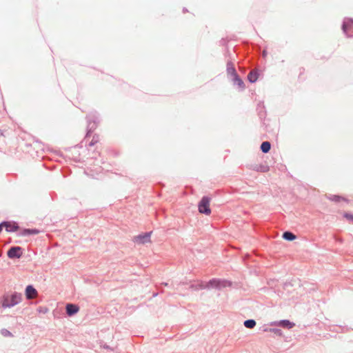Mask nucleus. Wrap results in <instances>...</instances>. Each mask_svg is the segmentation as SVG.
<instances>
[{
	"label": "nucleus",
	"instance_id": "nucleus-1",
	"mask_svg": "<svg viewBox=\"0 0 353 353\" xmlns=\"http://www.w3.org/2000/svg\"><path fill=\"white\" fill-rule=\"evenodd\" d=\"M232 282L231 281L225 279L212 278L206 283L201 281L197 284H192L190 288L195 291L204 289H215L220 290L224 288L232 287Z\"/></svg>",
	"mask_w": 353,
	"mask_h": 353
},
{
	"label": "nucleus",
	"instance_id": "nucleus-2",
	"mask_svg": "<svg viewBox=\"0 0 353 353\" xmlns=\"http://www.w3.org/2000/svg\"><path fill=\"white\" fill-rule=\"evenodd\" d=\"M87 129L85 137H90L100 123L99 114L97 111L90 112L86 116Z\"/></svg>",
	"mask_w": 353,
	"mask_h": 353
},
{
	"label": "nucleus",
	"instance_id": "nucleus-3",
	"mask_svg": "<svg viewBox=\"0 0 353 353\" xmlns=\"http://www.w3.org/2000/svg\"><path fill=\"white\" fill-rule=\"evenodd\" d=\"M21 301L22 294L14 292L11 294L3 297L1 305L3 308H10L21 303Z\"/></svg>",
	"mask_w": 353,
	"mask_h": 353
},
{
	"label": "nucleus",
	"instance_id": "nucleus-4",
	"mask_svg": "<svg viewBox=\"0 0 353 353\" xmlns=\"http://www.w3.org/2000/svg\"><path fill=\"white\" fill-rule=\"evenodd\" d=\"M211 198L209 196H203L198 203V210L201 214L210 215L211 209L210 207Z\"/></svg>",
	"mask_w": 353,
	"mask_h": 353
},
{
	"label": "nucleus",
	"instance_id": "nucleus-5",
	"mask_svg": "<svg viewBox=\"0 0 353 353\" xmlns=\"http://www.w3.org/2000/svg\"><path fill=\"white\" fill-rule=\"evenodd\" d=\"M341 29L344 34L348 38L353 37V19L345 17L344 18Z\"/></svg>",
	"mask_w": 353,
	"mask_h": 353
},
{
	"label": "nucleus",
	"instance_id": "nucleus-6",
	"mask_svg": "<svg viewBox=\"0 0 353 353\" xmlns=\"http://www.w3.org/2000/svg\"><path fill=\"white\" fill-rule=\"evenodd\" d=\"M23 248L20 246H12L7 251V256L10 259H18L23 256Z\"/></svg>",
	"mask_w": 353,
	"mask_h": 353
},
{
	"label": "nucleus",
	"instance_id": "nucleus-7",
	"mask_svg": "<svg viewBox=\"0 0 353 353\" xmlns=\"http://www.w3.org/2000/svg\"><path fill=\"white\" fill-rule=\"evenodd\" d=\"M152 232H143L134 237V243L137 244H145L150 242Z\"/></svg>",
	"mask_w": 353,
	"mask_h": 353
},
{
	"label": "nucleus",
	"instance_id": "nucleus-8",
	"mask_svg": "<svg viewBox=\"0 0 353 353\" xmlns=\"http://www.w3.org/2000/svg\"><path fill=\"white\" fill-rule=\"evenodd\" d=\"M270 325L271 326H279L283 328L291 329L294 327L295 323L288 319H283L280 321H272Z\"/></svg>",
	"mask_w": 353,
	"mask_h": 353
},
{
	"label": "nucleus",
	"instance_id": "nucleus-9",
	"mask_svg": "<svg viewBox=\"0 0 353 353\" xmlns=\"http://www.w3.org/2000/svg\"><path fill=\"white\" fill-rule=\"evenodd\" d=\"M79 311V307L77 304L69 303L65 305L66 314L70 317L77 314Z\"/></svg>",
	"mask_w": 353,
	"mask_h": 353
},
{
	"label": "nucleus",
	"instance_id": "nucleus-10",
	"mask_svg": "<svg viewBox=\"0 0 353 353\" xmlns=\"http://www.w3.org/2000/svg\"><path fill=\"white\" fill-rule=\"evenodd\" d=\"M231 81L234 85H236L240 90H243L245 88V85L243 79L240 77L239 74H236L231 77Z\"/></svg>",
	"mask_w": 353,
	"mask_h": 353
},
{
	"label": "nucleus",
	"instance_id": "nucleus-11",
	"mask_svg": "<svg viewBox=\"0 0 353 353\" xmlns=\"http://www.w3.org/2000/svg\"><path fill=\"white\" fill-rule=\"evenodd\" d=\"M226 72L227 75L230 77H233L234 75L238 74L237 71L234 67V64L230 59L227 60L226 63Z\"/></svg>",
	"mask_w": 353,
	"mask_h": 353
},
{
	"label": "nucleus",
	"instance_id": "nucleus-12",
	"mask_svg": "<svg viewBox=\"0 0 353 353\" xmlns=\"http://www.w3.org/2000/svg\"><path fill=\"white\" fill-rule=\"evenodd\" d=\"M41 231L37 228H23L21 230L19 236H27L31 235L38 234Z\"/></svg>",
	"mask_w": 353,
	"mask_h": 353
},
{
	"label": "nucleus",
	"instance_id": "nucleus-13",
	"mask_svg": "<svg viewBox=\"0 0 353 353\" xmlns=\"http://www.w3.org/2000/svg\"><path fill=\"white\" fill-rule=\"evenodd\" d=\"M37 291L32 285H28L25 289V296L27 299H32Z\"/></svg>",
	"mask_w": 353,
	"mask_h": 353
},
{
	"label": "nucleus",
	"instance_id": "nucleus-14",
	"mask_svg": "<svg viewBox=\"0 0 353 353\" xmlns=\"http://www.w3.org/2000/svg\"><path fill=\"white\" fill-rule=\"evenodd\" d=\"M256 111L261 120H263L266 117L265 107L263 101H259L257 104Z\"/></svg>",
	"mask_w": 353,
	"mask_h": 353
},
{
	"label": "nucleus",
	"instance_id": "nucleus-15",
	"mask_svg": "<svg viewBox=\"0 0 353 353\" xmlns=\"http://www.w3.org/2000/svg\"><path fill=\"white\" fill-rule=\"evenodd\" d=\"M5 230L7 232H15L19 230V226L15 221H8L5 225Z\"/></svg>",
	"mask_w": 353,
	"mask_h": 353
},
{
	"label": "nucleus",
	"instance_id": "nucleus-16",
	"mask_svg": "<svg viewBox=\"0 0 353 353\" xmlns=\"http://www.w3.org/2000/svg\"><path fill=\"white\" fill-rule=\"evenodd\" d=\"M250 168L254 171L262 173L268 172L270 170V166L265 164L252 165Z\"/></svg>",
	"mask_w": 353,
	"mask_h": 353
},
{
	"label": "nucleus",
	"instance_id": "nucleus-17",
	"mask_svg": "<svg viewBox=\"0 0 353 353\" xmlns=\"http://www.w3.org/2000/svg\"><path fill=\"white\" fill-rule=\"evenodd\" d=\"M259 74L260 72L259 70H252L248 74V80L250 83H254L258 80Z\"/></svg>",
	"mask_w": 353,
	"mask_h": 353
},
{
	"label": "nucleus",
	"instance_id": "nucleus-18",
	"mask_svg": "<svg viewBox=\"0 0 353 353\" xmlns=\"http://www.w3.org/2000/svg\"><path fill=\"white\" fill-rule=\"evenodd\" d=\"M282 238L285 241H292L296 239L297 236L292 232H291L290 230H286L283 232Z\"/></svg>",
	"mask_w": 353,
	"mask_h": 353
},
{
	"label": "nucleus",
	"instance_id": "nucleus-19",
	"mask_svg": "<svg viewBox=\"0 0 353 353\" xmlns=\"http://www.w3.org/2000/svg\"><path fill=\"white\" fill-rule=\"evenodd\" d=\"M262 331L263 332H270L274 333L277 336H283V331L279 328H270L268 327L263 326Z\"/></svg>",
	"mask_w": 353,
	"mask_h": 353
},
{
	"label": "nucleus",
	"instance_id": "nucleus-20",
	"mask_svg": "<svg viewBox=\"0 0 353 353\" xmlns=\"http://www.w3.org/2000/svg\"><path fill=\"white\" fill-rule=\"evenodd\" d=\"M271 149V143L270 142L265 141L261 143L260 146V150L263 153H268L270 152Z\"/></svg>",
	"mask_w": 353,
	"mask_h": 353
},
{
	"label": "nucleus",
	"instance_id": "nucleus-21",
	"mask_svg": "<svg viewBox=\"0 0 353 353\" xmlns=\"http://www.w3.org/2000/svg\"><path fill=\"white\" fill-rule=\"evenodd\" d=\"M256 321L254 319H247V320L244 321V322H243V325L246 328H249V329L254 328L256 326Z\"/></svg>",
	"mask_w": 353,
	"mask_h": 353
},
{
	"label": "nucleus",
	"instance_id": "nucleus-22",
	"mask_svg": "<svg viewBox=\"0 0 353 353\" xmlns=\"http://www.w3.org/2000/svg\"><path fill=\"white\" fill-rule=\"evenodd\" d=\"M327 197L329 200L334 201L336 203L340 202L341 200H344V199L342 196L337 194H330Z\"/></svg>",
	"mask_w": 353,
	"mask_h": 353
},
{
	"label": "nucleus",
	"instance_id": "nucleus-23",
	"mask_svg": "<svg viewBox=\"0 0 353 353\" xmlns=\"http://www.w3.org/2000/svg\"><path fill=\"white\" fill-rule=\"evenodd\" d=\"M99 140V135L98 134H94L92 137V141L89 143V146H93L94 144H96Z\"/></svg>",
	"mask_w": 353,
	"mask_h": 353
},
{
	"label": "nucleus",
	"instance_id": "nucleus-24",
	"mask_svg": "<svg viewBox=\"0 0 353 353\" xmlns=\"http://www.w3.org/2000/svg\"><path fill=\"white\" fill-rule=\"evenodd\" d=\"M343 216L350 223H353V214L350 212H345Z\"/></svg>",
	"mask_w": 353,
	"mask_h": 353
},
{
	"label": "nucleus",
	"instance_id": "nucleus-25",
	"mask_svg": "<svg viewBox=\"0 0 353 353\" xmlns=\"http://www.w3.org/2000/svg\"><path fill=\"white\" fill-rule=\"evenodd\" d=\"M37 311L39 313L46 314L48 312V309L46 307L39 306Z\"/></svg>",
	"mask_w": 353,
	"mask_h": 353
},
{
	"label": "nucleus",
	"instance_id": "nucleus-26",
	"mask_svg": "<svg viewBox=\"0 0 353 353\" xmlns=\"http://www.w3.org/2000/svg\"><path fill=\"white\" fill-rule=\"evenodd\" d=\"M1 332L2 335L4 336H12V333L9 330H8L6 329H2L1 330Z\"/></svg>",
	"mask_w": 353,
	"mask_h": 353
},
{
	"label": "nucleus",
	"instance_id": "nucleus-27",
	"mask_svg": "<svg viewBox=\"0 0 353 353\" xmlns=\"http://www.w3.org/2000/svg\"><path fill=\"white\" fill-rule=\"evenodd\" d=\"M228 41L226 39L223 38L219 41V45L222 46H225L226 48H228Z\"/></svg>",
	"mask_w": 353,
	"mask_h": 353
},
{
	"label": "nucleus",
	"instance_id": "nucleus-28",
	"mask_svg": "<svg viewBox=\"0 0 353 353\" xmlns=\"http://www.w3.org/2000/svg\"><path fill=\"white\" fill-rule=\"evenodd\" d=\"M224 56H225V57H228V58H229V59H230V60H231V53H230V52L229 51L228 48H225V50H224Z\"/></svg>",
	"mask_w": 353,
	"mask_h": 353
},
{
	"label": "nucleus",
	"instance_id": "nucleus-29",
	"mask_svg": "<svg viewBox=\"0 0 353 353\" xmlns=\"http://www.w3.org/2000/svg\"><path fill=\"white\" fill-rule=\"evenodd\" d=\"M267 54H268V52H267V50L266 49H264L262 52V57L263 58H265L267 57Z\"/></svg>",
	"mask_w": 353,
	"mask_h": 353
},
{
	"label": "nucleus",
	"instance_id": "nucleus-30",
	"mask_svg": "<svg viewBox=\"0 0 353 353\" xmlns=\"http://www.w3.org/2000/svg\"><path fill=\"white\" fill-rule=\"evenodd\" d=\"M103 347H104L105 349H106V350H112V349L110 348V347L109 345H105L103 346Z\"/></svg>",
	"mask_w": 353,
	"mask_h": 353
},
{
	"label": "nucleus",
	"instance_id": "nucleus-31",
	"mask_svg": "<svg viewBox=\"0 0 353 353\" xmlns=\"http://www.w3.org/2000/svg\"><path fill=\"white\" fill-rule=\"evenodd\" d=\"M188 12V9H187L186 8H185V7H184V8H183V13H185V12Z\"/></svg>",
	"mask_w": 353,
	"mask_h": 353
},
{
	"label": "nucleus",
	"instance_id": "nucleus-32",
	"mask_svg": "<svg viewBox=\"0 0 353 353\" xmlns=\"http://www.w3.org/2000/svg\"><path fill=\"white\" fill-rule=\"evenodd\" d=\"M3 135V132L1 130H0V137Z\"/></svg>",
	"mask_w": 353,
	"mask_h": 353
}]
</instances>
